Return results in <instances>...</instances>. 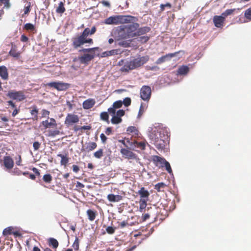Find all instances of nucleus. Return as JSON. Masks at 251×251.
Here are the masks:
<instances>
[{"label":"nucleus","instance_id":"obj_45","mask_svg":"<svg viewBox=\"0 0 251 251\" xmlns=\"http://www.w3.org/2000/svg\"><path fill=\"white\" fill-rule=\"evenodd\" d=\"M24 28L26 30L33 31L35 29V27L32 24L27 23L25 25Z\"/></svg>","mask_w":251,"mask_h":251},{"label":"nucleus","instance_id":"obj_12","mask_svg":"<svg viewBox=\"0 0 251 251\" xmlns=\"http://www.w3.org/2000/svg\"><path fill=\"white\" fill-rule=\"evenodd\" d=\"M151 91L150 86L144 85L141 88L140 97L144 100H149L151 98Z\"/></svg>","mask_w":251,"mask_h":251},{"label":"nucleus","instance_id":"obj_29","mask_svg":"<svg viewBox=\"0 0 251 251\" xmlns=\"http://www.w3.org/2000/svg\"><path fill=\"white\" fill-rule=\"evenodd\" d=\"M66 9L64 6V3L63 2H60L58 6L56 7V12L61 15L65 11Z\"/></svg>","mask_w":251,"mask_h":251},{"label":"nucleus","instance_id":"obj_51","mask_svg":"<svg viewBox=\"0 0 251 251\" xmlns=\"http://www.w3.org/2000/svg\"><path fill=\"white\" fill-rule=\"evenodd\" d=\"M122 102L126 106H128L131 104V99L129 98H126Z\"/></svg>","mask_w":251,"mask_h":251},{"label":"nucleus","instance_id":"obj_15","mask_svg":"<svg viewBox=\"0 0 251 251\" xmlns=\"http://www.w3.org/2000/svg\"><path fill=\"white\" fill-rule=\"evenodd\" d=\"M152 161L156 166L159 168L163 167V165H164V163L166 161L165 159L157 155L152 156Z\"/></svg>","mask_w":251,"mask_h":251},{"label":"nucleus","instance_id":"obj_28","mask_svg":"<svg viewBox=\"0 0 251 251\" xmlns=\"http://www.w3.org/2000/svg\"><path fill=\"white\" fill-rule=\"evenodd\" d=\"M87 214L88 217V219L90 221H93L97 215V212L96 211L91 209H88L87 211Z\"/></svg>","mask_w":251,"mask_h":251},{"label":"nucleus","instance_id":"obj_14","mask_svg":"<svg viewBox=\"0 0 251 251\" xmlns=\"http://www.w3.org/2000/svg\"><path fill=\"white\" fill-rule=\"evenodd\" d=\"M97 147V144L95 142L86 143L81 149L82 152H89L95 150Z\"/></svg>","mask_w":251,"mask_h":251},{"label":"nucleus","instance_id":"obj_25","mask_svg":"<svg viewBox=\"0 0 251 251\" xmlns=\"http://www.w3.org/2000/svg\"><path fill=\"white\" fill-rule=\"evenodd\" d=\"M120 53V50L118 49L112 50L109 51L103 52L101 54V57H105L109 56L117 55Z\"/></svg>","mask_w":251,"mask_h":251},{"label":"nucleus","instance_id":"obj_39","mask_svg":"<svg viewBox=\"0 0 251 251\" xmlns=\"http://www.w3.org/2000/svg\"><path fill=\"white\" fill-rule=\"evenodd\" d=\"M103 155V149H100L94 153V156L98 159H100L102 157Z\"/></svg>","mask_w":251,"mask_h":251},{"label":"nucleus","instance_id":"obj_36","mask_svg":"<svg viewBox=\"0 0 251 251\" xmlns=\"http://www.w3.org/2000/svg\"><path fill=\"white\" fill-rule=\"evenodd\" d=\"M43 180L46 183H50L52 180V177L49 174H45L43 177Z\"/></svg>","mask_w":251,"mask_h":251},{"label":"nucleus","instance_id":"obj_56","mask_svg":"<svg viewBox=\"0 0 251 251\" xmlns=\"http://www.w3.org/2000/svg\"><path fill=\"white\" fill-rule=\"evenodd\" d=\"M100 139L101 140V142L103 144H105L106 143V141H107V138L106 137V136L103 133H101L100 135Z\"/></svg>","mask_w":251,"mask_h":251},{"label":"nucleus","instance_id":"obj_24","mask_svg":"<svg viewBox=\"0 0 251 251\" xmlns=\"http://www.w3.org/2000/svg\"><path fill=\"white\" fill-rule=\"evenodd\" d=\"M108 200L110 202H118L123 200V197L121 195H115L112 194L108 195L107 197Z\"/></svg>","mask_w":251,"mask_h":251},{"label":"nucleus","instance_id":"obj_19","mask_svg":"<svg viewBox=\"0 0 251 251\" xmlns=\"http://www.w3.org/2000/svg\"><path fill=\"white\" fill-rule=\"evenodd\" d=\"M123 102L121 100H118L114 102L112 107L108 109V111L110 114L114 115L116 113V109L122 107Z\"/></svg>","mask_w":251,"mask_h":251},{"label":"nucleus","instance_id":"obj_61","mask_svg":"<svg viewBox=\"0 0 251 251\" xmlns=\"http://www.w3.org/2000/svg\"><path fill=\"white\" fill-rule=\"evenodd\" d=\"M150 217V215L148 213H146L144 214H143L142 215V219L143 221H145L147 219H148Z\"/></svg>","mask_w":251,"mask_h":251},{"label":"nucleus","instance_id":"obj_46","mask_svg":"<svg viewBox=\"0 0 251 251\" xmlns=\"http://www.w3.org/2000/svg\"><path fill=\"white\" fill-rule=\"evenodd\" d=\"M130 43L127 41H121L118 43L119 46L125 48L130 47Z\"/></svg>","mask_w":251,"mask_h":251},{"label":"nucleus","instance_id":"obj_63","mask_svg":"<svg viewBox=\"0 0 251 251\" xmlns=\"http://www.w3.org/2000/svg\"><path fill=\"white\" fill-rule=\"evenodd\" d=\"M1 2L4 4V7H6L7 8H9L10 7V4L9 3V0H6Z\"/></svg>","mask_w":251,"mask_h":251},{"label":"nucleus","instance_id":"obj_52","mask_svg":"<svg viewBox=\"0 0 251 251\" xmlns=\"http://www.w3.org/2000/svg\"><path fill=\"white\" fill-rule=\"evenodd\" d=\"M41 146V143L38 141L34 142L33 144V147L35 151L39 150Z\"/></svg>","mask_w":251,"mask_h":251},{"label":"nucleus","instance_id":"obj_42","mask_svg":"<svg viewBox=\"0 0 251 251\" xmlns=\"http://www.w3.org/2000/svg\"><path fill=\"white\" fill-rule=\"evenodd\" d=\"M134 144H136L137 147L140 148L142 150H144L146 148V142H140L135 141Z\"/></svg>","mask_w":251,"mask_h":251},{"label":"nucleus","instance_id":"obj_18","mask_svg":"<svg viewBox=\"0 0 251 251\" xmlns=\"http://www.w3.org/2000/svg\"><path fill=\"white\" fill-rule=\"evenodd\" d=\"M30 109V113L32 116L31 119L33 121H38L39 110L36 105H34L29 108Z\"/></svg>","mask_w":251,"mask_h":251},{"label":"nucleus","instance_id":"obj_16","mask_svg":"<svg viewBox=\"0 0 251 251\" xmlns=\"http://www.w3.org/2000/svg\"><path fill=\"white\" fill-rule=\"evenodd\" d=\"M42 125L45 127V128H54L57 126V123L55 120L52 118H50V120H46L41 123Z\"/></svg>","mask_w":251,"mask_h":251},{"label":"nucleus","instance_id":"obj_62","mask_svg":"<svg viewBox=\"0 0 251 251\" xmlns=\"http://www.w3.org/2000/svg\"><path fill=\"white\" fill-rule=\"evenodd\" d=\"M32 171L34 172V173L35 174V175L38 176V177H40V173L38 170V169H37V168H32Z\"/></svg>","mask_w":251,"mask_h":251},{"label":"nucleus","instance_id":"obj_44","mask_svg":"<svg viewBox=\"0 0 251 251\" xmlns=\"http://www.w3.org/2000/svg\"><path fill=\"white\" fill-rule=\"evenodd\" d=\"M72 247L76 251L79 250V239L78 237H75V240L74 243L73 244Z\"/></svg>","mask_w":251,"mask_h":251},{"label":"nucleus","instance_id":"obj_64","mask_svg":"<svg viewBox=\"0 0 251 251\" xmlns=\"http://www.w3.org/2000/svg\"><path fill=\"white\" fill-rule=\"evenodd\" d=\"M21 162H22V157H21V156L20 155H19L18 156V160L16 161V163L18 166H20V165H21Z\"/></svg>","mask_w":251,"mask_h":251},{"label":"nucleus","instance_id":"obj_7","mask_svg":"<svg viewBox=\"0 0 251 251\" xmlns=\"http://www.w3.org/2000/svg\"><path fill=\"white\" fill-rule=\"evenodd\" d=\"M138 194L140 197L139 203L140 209L141 210L145 209L147 206V202L149 199L150 193L144 187H142L138 191Z\"/></svg>","mask_w":251,"mask_h":251},{"label":"nucleus","instance_id":"obj_11","mask_svg":"<svg viewBox=\"0 0 251 251\" xmlns=\"http://www.w3.org/2000/svg\"><path fill=\"white\" fill-rule=\"evenodd\" d=\"M120 153H121L123 157L126 159H127L128 160H139L138 155L128 149L122 148L120 150Z\"/></svg>","mask_w":251,"mask_h":251},{"label":"nucleus","instance_id":"obj_33","mask_svg":"<svg viewBox=\"0 0 251 251\" xmlns=\"http://www.w3.org/2000/svg\"><path fill=\"white\" fill-rule=\"evenodd\" d=\"M14 229V228L12 227H8L6 228H5L3 231V235H4V236H6V235H11L12 234H13L14 235H15L16 234V232H14L13 231V230Z\"/></svg>","mask_w":251,"mask_h":251},{"label":"nucleus","instance_id":"obj_43","mask_svg":"<svg viewBox=\"0 0 251 251\" xmlns=\"http://www.w3.org/2000/svg\"><path fill=\"white\" fill-rule=\"evenodd\" d=\"M244 16L247 19L251 21V7L245 10Z\"/></svg>","mask_w":251,"mask_h":251},{"label":"nucleus","instance_id":"obj_5","mask_svg":"<svg viewBox=\"0 0 251 251\" xmlns=\"http://www.w3.org/2000/svg\"><path fill=\"white\" fill-rule=\"evenodd\" d=\"M99 50L98 47H95L92 48L83 49L80 50V51L83 52H91V53L84 54L81 56L78 57V60L81 64H88V63L94 59L95 57L94 51Z\"/></svg>","mask_w":251,"mask_h":251},{"label":"nucleus","instance_id":"obj_53","mask_svg":"<svg viewBox=\"0 0 251 251\" xmlns=\"http://www.w3.org/2000/svg\"><path fill=\"white\" fill-rule=\"evenodd\" d=\"M50 114V112L46 109H43L42 110V117H49Z\"/></svg>","mask_w":251,"mask_h":251},{"label":"nucleus","instance_id":"obj_57","mask_svg":"<svg viewBox=\"0 0 251 251\" xmlns=\"http://www.w3.org/2000/svg\"><path fill=\"white\" fill-rule=\"evenodd\" d=\"M105 133L107 135H109L112 133V128L111 127H108L105 131Z\"/></svg>","mask_w":251,"mask_h":251},{"label":"nucleus","instance_id":"obj_8","mask_svg":"<svg viewBox=\"0 0 251 251\" xmlns=\"http://www.w3.org/2000/svg\"><path fill=\"white\" fill-rule=\"evenodd\" d=\"M46 86L53 87L58 91H65L70 87V84L62 82H51L47 83Z\"/></svg>","mask_w":251,"mask_h":251},{"label":"nucleus","instance_id":"obj_21","mask_svg":"<svg viewBox=\"0 0 251 251\" xmlns=\"http://www.w3.org/2000/svg\"><path fill=\"white\" fill-rule=\"evenodd\" d=\"M224 22V17L223 16H215L213 17V23L217 27L223 26Z\"/></svg>","mask_w":251,"mask_h":251},{"label":"nucleus","instance_id":"obj_23","mask_svg":"<svg viewBox=\"0 0 251 251\" xmlns=\"http://www.w3.org/2000/svg\"><path fill=\"white\" fill-rule=\"evenodd\" d=\"M178 52H175L174 53H169L164 56H161L156 61L157 64H160L165 62L167 58H171L174 57Z\"/></svg>","mask_w":251,"mask_h":251},{"label":"nucleus","instance_id":"obj_26","mask_svg":"<svg viewBox=\"0 0 251 251\" xmlns=\"http://www.w3.org/2000/svg\"><path fill=\"white\" fill-rule=\"evenodd\" d=\"M57 156L61 158L60 164L66 167L69 161V157L68 156V155L66 154L64 155L62 154H58Z\"/></svg>","mask_w":251,"mask_h":251},{"label":"nucleus","instance_id":"obj_3","mask_svg":"<svg viewBox=\"0 0 251 251\" xmlns=\"http://www.w3.org/2000/svg\"><path fill=\"white\" fill-rule=\"evenodd\" d=\"M149 60V56L148 55L142 57L138 56L129 62H127L124 66L121 68V70L122 72H127L129 70L135 69L142 66L147 62Z\"/></svg>","mask_w":251,"mask_h":251},{"label":"nucleus","instance_id":"obj_9","mask_svg":"<svg viewBox=\"0 0 251 251\" xmlns=\"http://www.w3.org/2000/svg\"><path fill=\"white\" fill-rule=\"evenodd\" d=\"M7 96L10 99L19 101L25 99L26 97L22 91H9L7 94Z\"/></svg>","mask_w":251,"mask_h":251},{"label":"nucleus","instance_id":"obj_48","mask_svg":"<svg viewBox=\"0 0 251 251\" xmlns=\"http://www.w3.org/2000/svg\"><path fill=\"white\" fill-rule=\"evenodd\" d=\"M145 108L143 104H141L138 112V117L140 118L145 112Z\"/></svg>","mask_w":251,"mask_h":251},{"label":"nucleus","instance_id":"obj_13","mask_svg":"<svg viewBox=\"0 0 251 251\" xmlns=\"http://www.w3.org/2000/svg\"><path fill=\"white\" fill-rule=\"evenodd\" d=\"M79 118L78 115L74 114H68L64 122L67 126H70L79 122Z\"/></svg>","mask_w":251,"mask_h":251},{"label":"nucleus","instance_id":"obj_54","mask_svg":"<svg viewBox=\"0 0 251 251\" xmlns=\"http://www.w3.org/2000/svg\"><path fill=\"white\" fill-rule=\"evenodd\" d=\"M125 112L124 110L120 109L117 111L116 112V116L119 117H121L122 116H123L125 115Z\"/></svg>","mask_w":251,"mask_h":251},{"label":"nucleus","instance_id":"obj_40","mask_svg":"<svg viewBox=\"0 0 251 251\" xmlns=\"http://www.w3.org/2000/svg\"><path fill=\"white\" fill-rule=\"evenodd\" d=\"M100 116L101 120L106 121L108 124L109 123V121L108 120L109 116L106 112H101L100 113Z\"/></svg>","mask_w":251,"mask_h":251},{"label":"nucleus","instance_id":"obj_58","mask_svg":"<svg viewBox=\"0 0 251 251\" xmlns=\"http://www.w3.org/2000/svg\"><path fill=\"white\" fill-rule=\"evenodd\" d=\"M127 225H128L127 222L124 221L122 222L121 223H119V226L120 228H123L125 227Z\"/></svg>","mask_w":251,"mask_h":251},{"label":"nucleus","instance_id":"obj_32","mask_svg":"<svg viewBox=\"0 0 251 251\" xmlns=\"http://www.w3.org/2000/svg\"><path fill=\"white\" fill-rule=\"evenodd\" d=\"M136 39L137 42L141 44H144L149 41L150 37L147 35H143L137 38Z\"/></svg>","mask_w":251,"mask_h":251},{"label":"nucleus","instance_id":"obj_4","mask_svg":"<svg viewBox=\"0 0 251 251\" xmlns=\"http://www.w3.org/2000/svg\"><path fill=\"white\" fill-rule=\"evenodd\" d=\"M133 17L127 15H117L110 16L106 19L104 23L106 25H118L120 24L129 23Z\"/></svg>","mask_w":251,"mask_h":251},{"label":"nucleus","instance_id":"obj_6","mask_svg":"<svg viewBox=\"0 0 251 251\" xmlns=\"http://www.w3.org/2000/svg\"><path fill=\"white\" fill-rule=\"evenodd\" d=\"M112 34L114 39L116 41H120L129 38V36L126 32L124 25L118 26L113 31Z\"/></svg>","mask_w":251,"mask_h":251},{"label":"nucleus","instance_id":"obj_22","mask_svg":"<svg viewBox=\"0 0 251 251\" xmlns=\"http://www.w3.org/2000/svg\"><path fill=\"white\" fill-rule=\"evenodd\" d=\"M96 101L94 99H89L83 102L82 106L84 109H89L92 108L95 104Z\"/></svg>","mask_w":251,"mask_h":251},{"label":"nucleus","instance_id":"obj_60","mask_svg":"<svg viewBox=\"0 0 251 251\" xmlns=\"http://www.w3.org/2000/svg\"><path fill=\"white\" fill-rule=\"evenodd\" d=\"M72 168H73V171L75 173H77L78 172V171H79V168L78 166L77 165H73V166H72Z\"/></svg>","mask_w":251,"mask_h":251},{"label":"nucleus","instance_id":"obj_34","mask_svg":"<svg viewBox=\"0 0 251 251\" xmlns=\"http://www.w3.org/2000/svg\"><path fill=\"white\" fill-rule=\"evenodd\" d=\"M126 131L128 134L133 133L134 134V135H138L139 133V131L138 130L137 128L134 126H129L127 128Z\"/></svg>","mask_w":251,"mask_h":251},{"label":"nucleus","instance_id":"obj_47","mask_svg":"<svg viewBox=\"0 0 251 251\" xmlns=\"http://www.w3.org/2000/svg\"><path fill=\"white\" fill-rule=\"evenodd\" d=\"M166 168V170L170 174H172V170L170 166V163L168 161H166V162L164 163V165H163V167Z\"/></svg>","mask_w":251,"mask_h":251},{"label":"nucleus","instance_id":"obj_1","mask_svg":"<svg viewBox=\"0 0 251 251\" xmlns=\"http://www.w3.org/2000/svg\"><path fill=\"white\" fill-rule=\"evenodd\" d=\"M169 133L166 128L158 124L150 128L148 136L158 150H163L169 143Z\"/></svg>","mask_w":251,"mask_h":251},{"label":"nucleus","instance_id":"obj_59","mask_svg":"<svg viewBox=\"0 0 251 251\" xmlns=\"http://www.w3.org/2000/svg\"><path fill=\"white\" fill-rule=\"evenodd\" d=\"M28 40V38L25 35H22L21 37V41L23 42H26Z\"/></svg>","mask_w":251,"mask_h":251},{"label":"nucleus","instance_id":"obj_31","mask_svg":"<svg viewBox=\"0 0 251 251\" xmlns=\"http://www.w3.org/2000/svg\"><path fill=\"white\" fill-rule=\"evenodd\" d=\"M0 76L2 79L4 80H6L8 79V73L7 69L5 66L3 67V69H2L1 72H0Z\"/></svg>","mask_w":251,"mask_h":251},{"label":"nucleus","instance_id":"obj_41","mask_svg":"<svg viewBox=\"0 0 251 251\" xmlns=\"http://www.w3.org/2000/svg\"><path fill=\"white\" fill-rule=\"evenodd\" d=\"M60 134V131L58 130H50L48 131V136L55 137Z\"/></svg>","mask_w":251,"mask_h":251},{"label":"nucleus","instance_id":"obj_37","mask_svg":"<svg viewBox=\"0 0 251 251\" xmlns=\"http://www.w3.org/2000/svg\"><path fill=\"white\" fill-rule=\"evenodd\" d=\"M49 245L51 246L53 248L56 249L58 246V242L54 238H50L49 240Z\"/></svg>","mask_w":251,"mask_h":251},{"label":"nucleus","instance_id":"obj_27","mask_svg":"<svg viewBox=\"0 0 251 251\" xmlns=\"http://www.w3.org/2000/svg\"><path fill=\"white\" fill-rule=\"evenodd\" d=\"M189 71V68L188 66L182 65L178 68L177 73L180 75H185L188 73Z\"/></svg>","mask_w":251,"mask_h":251},{"label":"nucleus","instance_id":"obj_10","mask_svg":"<svg viewBox=\"0 0 251 251\" xmlns=\"http://www.w3.org/2000/svg\"><path fill=\"white\" fill-rule=\"evenodd\" d=\"M124 25L129 38L134 37V34H135L136 31L139 27V24L137 23H133L129 25Z\"/></svg>","mask_w":251,"mask_h":251},{"label":"nucleus","instance_id":"obj_2","mask_svg":"<svg viewBox=\"0 0 251 251\" xmlns=\"http://www.w3.org/2000/svg\"><path fill=\"white\" fill-rule=\"evenodd\" d=\"M90 35V29L86 28L80 35H77L72 38V46L75 49H77L85 44L92 45L94 43L91 38H87Z\"/></svg>","mask_w":251,"mask_h":251},{"label":"nucleus","instance_id":"obj_35","mask_svg":"<svg viewBox=\"0 0 251 251\" xmlns=\"http://www.w3.org/2000/svg\"><path fill=\"white\" fill-rule=\"evenodd\" d=\"M166 187V185L163 182L158 183L154 186V189L158 192L163 191V189Z\"/></svg>","mask_w":251,"mask_h":251},{"label":"nucleus","instance_id":"obj_49","mask_svg":"<svg viewBox=\"0 0 251 251\" xmlns=\"http://www.w3.org/2000/svg\"><path fill=\"white\" fill-rule=\"evenodd\" d=\"M160 7V12H162L164 10L165 7H168V8H171L172 7V5L170 3L167 2L166 4H161Z\"/></svg>","mask_w":251,"mask_h":251},{"label":"nucleus","instance_id":"obj_38","mask_svg":"<svg viewBox=\"0 0 251 251\" xmlns=\"http://www.w3.org/2000/svg\"><path fill=\"white\" fill-rule=\"evenodd\" d=\"M111 121L113 124H118L121 123V122L122 121V119H121V118L119 117L116 115H115L114 114L113 117L112 118Z\"/></svg>","mask_w":251,"mask_h":251},{"label":"nucleus","instance_id":"obj_17","mask_svg":"<svg viewBox=\"0 0 251 251\" xmlns=\"http://www.w3.org/2000/svg\"><path fill=\"white\" fill-rule=\"evenodd\" d=\"M3 164L4 167L8 170H10L14 167V161L9 156H6L3 157Z\"/></svg>","mask_w":251,"mask_h":251},{"label":"nucleus","instance_id":"obj_20","mask_svg":"<svg viewBox=\"0 0 251 251\" xmlns=\"http://www.w3.org/2000/svg\"><path fill=\"white\" fill-rule=\"evenodd\" d=\"M151 30L150 27L148 26L142 27L137 29L136 31L135 34H134V37H140L141 36H143L144 34L149 32Z\"/></svg>","mask_w":251,"mask_h":251},{"label":"nucleus","instance_id":"obj_30","mask_svg":"<svg viewBox=\"0 0 251 251\" xmlns=\"http://www.w3.org/2000/svg\"><path fill=\"white\" fill-rule=\"evenodd\" d=\"M9 54L15 58H19L20 56V53L17 51L16 47H12V49L9 52Z\"/></svg>","mask_w":251,"mask_h":251},{"label":"nucleus","instance_id":"obj_50","mask_svg":"<svg viewBox=\"0 0 251 251\" xmlns=\"http://www.w3.org/2000/svg\"><path fill=\"white\" fill-rule=\"evenodd\" d=\"M115 227L109 226L106 228V231L108 234H112L115 232Z\"/></svg>","mask_w":251,"mask_h":251},{"label":"nucleus","instance_id":"obj_55","mask_svg":"<svg viewBox=\"0 0 251 251\" xmlns=\"http://www.w3.org/2000/svg\"><path fill=\"white\" fill-rule=\"evenodd\" d=\"M30 3L28 4V5L27 6H25L24 11V14H27L30 11Z\"/></svg>","mask_w":251,"mask_h":251}]
</instances>
